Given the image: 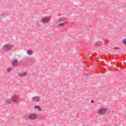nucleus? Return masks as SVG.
Instances as JSON below:
<instances>
[{
  "mask_svg": "<svg viewBox=\"0 0 126 126\" xmlns=\"http://www.w3.org/2000/svg\"><path fill=\"white\" fill-rule=\"evenodd\" d=\"M108 109L105 108H101L97 110V113L99 115H105L107 113Z\"/></svg>",
  "mask_w": 126,
  "mask_h": 126,
  "instance_id": "1",
  "label": "nucleus"
},
{
  "mask_svg": "<svg viewBox=\"0 0 126 126\" xmlns=\"http://www.w3.org/2000/svg\"><path fill=\"white\" fill-rule=\"evenodd\" d=\"M13 47V46L10 44H5L3 46V50H4L5 52H8V51H10L11 48Z\"/></svg>",
  "mask_w": 126,
  "mask_h": 126,
  "instance_id": "2",
  "label": "nucleus"
},
{
  "mask_svg": "<svg viewBox=\"0 0 126 126\" xmlns=\"http://www.w3.org/2000/svg\"><path fill=\"white\" fill-rule=\"evenodd\" d=\"M38 118V116L36 114H31L28 116V119L29 120H36Z\"/></svg>",
  "mask_w": 126,
  "mask_h": 126,
  "instance_id": "3",
  "label": "nucleus"
},
{
  "mask_svg": "<svg viewBox=\"0 0 126 126\" xmlns=\"http://www.w3.org/2000/svg\"><path fill=\"white\" fill-rule=\"evenodd\" d=\"M32 102H39L40 101V97L39 96H34L32 99Z\"/></svg>",
  "mask_w": 126,
  "mask_h": 126,
  "instance_id": "4",
  "label": "nucleus"
},
{
  "mask_svg": "<svg viewBox=\"0 0 126 126\" xmlns=\"http://www.w3.org/2000/svg\"><path fill=\"white\" fill-rule=\"evenodd\" d=\"M12 64L13 66H17L18 65V61L17 60H14L12 62Z\"/></svg>",
  "mask_w": 126,
  "mask_h": 126,
  "instance_id": "5",
  "label": "nucleus"
},
{
  "mask_svg": "<svg viewBox=\"0 0 126 126\" xmlns=\"http://www.w3.org/2000/svg\"><path fill=\"white\" fill-rule=\"evenodd\" d=\"M19 76H26L27 75V72H24L18 74Z\"/></svg>",
  "mask_w": 126,
  "mask_h": 126,
  "instance_id": "6",
  "label": "nucleus"
},
{
  "mask_svg": "<svg viewBox=\"0 0 126 126\" xmlns=\"http://www.w3.org/2000/svg\"><path fill=\"white\" fill-rule=\"evenodd\" d=\"M50 20V18H46L43 19V22H44V23H47V22H49Z\"/></svg>",
  "mask_w": 126,
  "mask_h": 126,
  "instance_id": "7",
  "label": "nucleus"
},
{
  "mask_svg": "<svg viewBox=\"0 0 126 126\" xmlns=\"http://www.w3.org/2000/svg\"><path fill=\"white\" fill-rule=\"evenodd\" d=\"M12 101L13 102H16L17 101V100H18V96H14L12 97Z\"/></svg>",
  "mask_w": 126,
  "mask_h": 126,
  "instance_id": "8",
  "label": "nucleus"
},
{
  "mask_svg": "<svg viewBox=\"0 0 126 126\" xmlns=\"http://www.w3.org/2000/svg\"><path fill=\"white\" fill-rule=\"evenodd\" d=\"M34 109H37V110H38V111H39V112H41V111H42V108H41V107H40L39 106H34Z\"/></svg>",
  "mask_w": 126,
  "mask_h": 126,
  "instance_id": "9",
  "label": "nucleus"
},
{
  "mask_svg": "<svg viewBox=\"0 0 126 126\" xmlns=\"http://www.w3.org/2000/svg\"><path fill=\"white\" fill-rule=\"evenodd\" d=\"M4 102L6 104H11V100L9 99H6Z\"/></svg>",
  "mask_w": 126,
  "mask_h": 126,
  "instance_id": "10",
  "label": "nucleus"
},
{
  "mask_svg": "<svg viewBox=\"0 0 126 126\" xmlns=\"http://www.w3.org/2000/svg\"><path fill=\"white\" fill-rule=\"evenodd\" d=\"M27 53L29 55V56H31L33 54V51L32 50H29Z\"/></svg>",
  "mask_w": 126,
  "mask_h": 126,
  "instance_id": "11",
  "label": "nucleus"
},
{
  "mask_svg": "<svg viewBox=\"0 0 126 126\" xmlns=\"http://www.w3.org/2000/svg\"><path fill=\"white\" fill-rule=\"evenodd\" d=\"M64 25H65V23H62L59 24V26L60 27H63L64 26Z\"/></svg>",
  "mask_w": 126,
  "mask_h": 126,
  "instance_id": "12",
  "label": "nucleus"
},
{
  "mask_svg": "<svg viewBox=\"0 0 126 126\" xmlns=\"http://www.w3.org/2000/svg\"><path fill=\"white\" fill-rule=\"evenodd\" d=\"M6 71H7V72H10V71H11V68H8L7 69Z\"/></svg>",
  "mask_w": 126,
  "mask_h": 126,
  "instance_id": "13",
  "label": "nucleus"
},
{
  "mask_svg": "<svg viewBox=\"0 0 126 126\" xmlns=\"http://www.w3.org/2000/svg\"><path fill=\"white\" fill-rule=\"evenodd\" d=\"M123 44H124V45H126V39H124L123 40Z\"/></svg>",
  "mask_w": 126,
  "mask_h": 126,
  "instance_id": "14",
  "label": "nucleus"
},
{
  "mask_svg": "<svg viewBox=\"0 0 126 126\" xmlns=\"http://www.w3.org/2000/svg\"><path fill=\"white\" fill-rule=\"evenodd\" d=\"M119 49V48H118V47H115V48H114V50H118V49Z\"/></svg>",
  "mask_w": 126,
  "mask_h": 126,
  "instance_id": "15",
  "label": "nucleus"
},
{
  "mask_svg": "<svg viewBox=\"0 0 126 126\" xmlns=\"http://www.w3.org/2000/svg\"><path fill=\"white\" fill-rule=\"evenodd\" d=\"M94 101H92V103H94Z\"/></svg>",
  "mask_w": 126,
  "mask_h": 126,
  "instance_id": "16",
  "label": "nucleus"
}]
</instances>
